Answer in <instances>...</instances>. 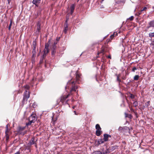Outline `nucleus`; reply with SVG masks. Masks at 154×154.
<instances>
[{
    "label": "nucleus",
    "instance_id": "1",
    "mask_svg": "<svg viewBox=\"0 0 154 154\" xmlns=\"http://www.w3.org/2000/svg\"><path fill=\"white\" fill-rule=\"evenodd\" d=\"M49 46L50 43H49V42H48V43H45V48L43 51V53L40 60V63H43V59L46 56L47 54L49 53Z\"/></svg>",
    "mask_w": 154,
    "mask_h": 154
},
{
    "label": "nucleus",
    "instance_id": "2",
    "mask_svg": "<svg viewBox=\"0 0 154 154\" xmlns=\"http://www.w3.org/2000/svg\"><path fill=\"white\" fill-rule=\"evenodd\" d=\"M30 96V93L29 91H27L26 89V90L25 92L24 93L23 95V97L22 101L23 104L24 103L25 101H26L27 99L29 98Z\"/></svg>",
    "mask_w": 154,
    "mask_h": 154
},
{
    "label": "nucleus",
    "instance_id": "3",
    "mask_svg": "<svg viewBox=\"0 0 154 154\" xmlns=\"http://www.w3.org/2000/svg\"><path fill=\"white\" fill-rule=\"evenodd\" d=\"M79 78H75L74 79H72L70 80L67 83V85L72 84V85H75L76 83H79L78 80Z\"/></svg>",
    "mask_w": 154,
    "mask_h": 154
},
{
    "label": "nucleus",
    "instance_id": "4",
    "mask_svg": "<svg viewBox=\"0 0 154 154\" xmlns=\"http://www.w3.org/2000/svg\"><path fill=\"white\" fill-rule=\"evenodd\" d=\"M29 119L32 121V122H33V123H34L37 119L36 115L34 114L31 115L29 117Z\"/></svg>",
    "mask_w": 154,
    "mask_h": 154
},
{
    "label": "nucleus",
    "instance_id": "5",
    "mask_svg": "<svg viewBox=\"0 0 154 154\" xmlns=\"http://www.w3.org/2000/svg\"><path fill=\"white\" fill-rule=\"evenodd\" d=\"M107 51V47L105 46H103L101 48L100 51V52H98V54L100 53L104 54V53L106 52Z\"/></svg>",
    "mask_w": 154,
    "mask_h": 154
},
{
    "label": "nucleus",
    "instance_id": "6",
    "mask_svg": "<svg viewBox=\"0 0 154 154\" xmlns=\"http://www.w3.org/2000/svg\"><path fill=\"white\" fill-rule=\"evenodd\" d=\"M41 23L40 21H38L37 23V31L36 32H38V33H39L41 29Z\"/></svg>",
    "mask_w": 154,
    "mask_h": 154
},
{
    "label": "nucleus",
    "instance_id": "7",
    "mask_svg": "<svg viewBox=\"0 0 154 154\" xmlns=\"http://www.w3.org/2000/svg\"><path fill=\"white\" fill-rule=\"evenodd\" d=\"M68 19H67L65 21V23L64 25V28L63 30V32H65V33H66L67 32V31L68 29V23H67V21Z\"/></svg>",
    "mask_w": 154,
    "mask_h": 154
},
{
    "label": "nucleus",
    "instance_id": "8",
    "mask_svg": "<svg viewBox=\"0 0 154 154\" xmlns=\"http://www.w3.org/2000/svg\"><path fill=\"white\" fill-rule=\"evenodd\" d=\"M35 138L34 137H32L29 142L28 145L31 146L34 144H36L35 142Z\"/></svg>",
    "mask_w": 154,
    "mask_h": 154
},
{
    "label": "nucleus",
    "instance_id": "9",
    "mask_svg": "<svg viewBox=\"0 0 154 154\" xmlns=\"http://www.w3.org/2000/svg\"><path fill=\"white\" fill-rule=\"evenodd\" d=\"M41 0H33L32 3L35 5L36 6L38 7V5L40 3Z\"/></svg>",
    "mask_w": 154,
    "mask_h": 154
},
{
    "label": "nucleus",
    "instance_id": "10",
    "mask_svg": "<svg viewBox=\"0 0 154 154\" xmlns=\"http://www.w3.org/2000/svg\"><path fill=\"white\" fill-rule=\"evenodd\" d=\"M111 136L109 134H103V140L105 142H106L108 141V138L109 137H111Z\"/></svg>",
    "mask_w": 154,
    "mask_h": 154
},
{
    "label": "nucleus",
    "instance_id": "11",
    "mask_svg": "<svg viewBox=\"0 0 154 154\" xmlns=\"http://www.w3.org/2000/svg\"><path fill=\"white\" fill-rule=\"evenodd\" d=\"M70 94H68L66 95H64L61 97L60 101L63 102L70 95Z\"/></svg>",
    "mask_w": 154,
    "mask_h": 154
},
{
    "label": "nucleus",
    "instance_id": "12",
    "mask_svg": "<svg viewBox=\"0 0 154 154\" xmlns=\"http://www.w3.org/2000/svg\"><path fill=\"white\" fill-rule=\"evenodd\" d=\"M149 26L147 27V28L149 29L150 27L154 28V20L150 21L149 23Z\"/></svg>",
    "mask_w": 154,
    "mask_h": 154
},
{
    "label": "nucleus",
    "instance_id": "13",
    "mask_svg": "<svg viewBox=\"0 0 154 154\" xmlns=\"http://www.w3.org/2000/svg\"><path fill=\"white\" fill-rule=\"evenodd\" d=\"M37 44L35 41H34L33 42L32 46L33 48L32 52H34V53L36 52V46Z\"/></svg>",
    "mask_w": 154,
    "mask_h": 154
},
{
    "label": "nucleus",
    "instance_id": "14",
    "mask_svg": "<svg viewBox=\"0 0 154 154\" xmlns=\"http://www.w3.org/2000/svg\"><path fill=\"white\" fill-rule=\"evenodd\" d=\"M75 8V5L74 4H72L71 5L70 7L71 12L70 13L71 14H72L73 13Z\"/></svg>",
    "mask_w": 154,
    "mask_h": 154
},
{
    "label": "nucleus",
    "instance_id": "15",
    "mask_svg": "<svg viewBox=\"0 0 154 154\" xmlns=\"http://www.w3.org/2000/svg\"><path fill=\"white\" fill-rule=\"evenodd\" d=\"M124 114L125 116V117L126 118L128 117L130 119H131L133 117L132 116L131 114H128L126 113V112H125Z\"/></svg>",
    "mask_w": 154,
    "mask_h": 154
},
{
    "label": "nucleus",
    "instance_id": "16",
    "mask_svg": "<svg viewBox=\"0 0 154 154\" xmlns=\"http://www.w3.org/2000/svg\"><path fill=\"white\" fill-rule=\"evenodd\" d=\"M9 131V130H8V125H7L6 126V130L5 131V136H9V134H8V133Z\"/></svg>",
    "mask_w": 154,
    "mask_h": 154
},
{
    "label": "nucleus",
    "instance_id": "17",
    "mask_svg": "<svg viewBox=\"0 0 154 154\" xmlns=\"http://www.w3.org/2000/svg\"><path fill=\"white\" fill-rule=\"evenodd\" d=\"M102 131L100 130H96V134L97 136H99L101 134Z\"/></svg>",
    "mask_w": 154,
    "mask_h": 154
},
{
    "label": "nucleus",
    "instance_id": "18",
    "mask_svg": "<svg viewBox=\"0 0 154 154\" xmlns=\"http://www.w3.org/2000/svg\"><path fill=\"white\" fill-rule=\"evenodd\" d=\"M57 44V42H54L53 44L52 45V49H54L56 50V44Z\"/></svg>",
    "mask_w": 154,
    "mask_h": 154
},
{
    "label": "nucleus",
    "instance_id": "19",
    "mask_svg": "<svg viewBox=\"0 0 154 154\" xmlns=\"http://www.w3.org/2000/svg\"><path fill=\"white\" fill-rule=\"evenodd\" d=\"M78 88V87L77 86H74L72 87L71 90H70V92H71L72 91H76Z\"/></svg>",
    "mask_w": 154,
    "mask_h": 154
},
{
    "label": "nucleus",
    "instance_id": "20",
    "mask_svg": "<svg viewBox=\"0 0 154 154\" xmlns=\"http://www.w3.org/2000/svg\"><path fill=\"white\" fill-rule=\"evenodd\" d=\"M118 147L119 146H112L110 148V149L112 150H113L117 149Z\"/></svg>",
    "mask_w": 154,
    "mask_h": 154
},
{
    "label": "nucleus",
    "instance_id": "21",
    "mask_svg": "<svg viewBox=\"0 0 154 154\" xmlns=\"http://www.w3.org/2000/svg\"><path fill=\"white\" fill-rule=\"evenodd\" d=\"M95 128L97 130H101V128H100V125L98 124H97L96 125Z\"/></svg>",
    "mask_w": 154,
    "mask_h": 154
},
{
    "label": "nucleus",
    "instance_id": "22",
    "mask_svg": "<svg viewBox=\"0 0 154 154\" xmlns=\"http://www.w3.org/2000/svg\"><path fill=\"white\" fill-rule=\"evenodd\" d=\"M110 151L109 149H107L105 151L102 152L103 154H106L110 153Z\"/></svg>",
    "mask_w": 154,
    "mask_h": 154
},
{
    "label": "nucleus",
    "instance_id": "23",
    "mask_svg": "<svg viewBox=\"0 0 154 154\" xmlns=\"http://www.w3.org/2000/svg\"><path fill=\"white\" fill-rule=\"evenodd\" d=\"M92 154H103L102 152H101L100 151H97L93 152Z\"/></svg>",
    "mask_w": 154,
    "mask_h": 154
},
{
    "label": "nucleus",
    "instance_id": "24",
    "mask_svg": "<svg viewBox=\"0 0 154 154\" xmlns=\"http://www.w3.org/2000/svg\"><path fill=\"white\" fill-rule=\"evenodd\" d=\"M29 122L28 123H26V125L27 126L30 125L32 123H33V122H32V121L29 119Z\"/></svg>",
    "mask_w": 154,
    "mask_h": 154
},
{
    "label": "nucleus",
    "instance_id": "25",
    "mask_svg": "<svg viewBox=\"0 0 154 154\" xmlns=\"http://www.w3.org/2000/svg\"><path fill=\"white\" fill-rule=\"evenodd\" d=\"M149 37L150 38H152L154 37V32H150L149 34Z\"/></svg>",
    "mask_w": 154,
    "mask_h": 154
},
{
    "label": "nucleus",
    "instance_id": "26",
    "mask_svg": "<svg viewBox=\"0 0 154 154\" xmlns=\"http://www.w3.org/2000/svg\"><path fill=\"white\" fill-rule=\"evenodd\" d=\"M137 69H138V67H134L132 69V71L133 72H135V71L137 70Z\"/></svg>",
    "mask_w": 154,
    "mask_h": 154
},
{
    "label": "nucleus",
    "instance_id": "27",
    "mask_svg": "<svg viewBox=\"0 0 154 154\" xmlns=\"http://www.w3.org/2000/svg\"><path fill=\"white\" fill-rule=\"evenodd\" d=\"M98 140H99V142H100V144L104 143L105 142L103 139H100Z\"/></svg>",
    "mask_w": 154,
    "mask_h": 154
},
{
    "label": "nucleus",
    "instance_id": "28",
    "mask_svg": "<svg viewBox=\"0 0 154 154\" xmlns=\"http://www.w3.org/2000/svg\"><path fill=\"white\" fill-rule=\"evenodd\" d=\"M76 77H80L81 76L78 71H77L76 72Z\"/></svg>",
    "mask_w": 154,
    "mask_h": 154
},
{
    "label": "nucleus",
    "instance_id": "29",
    "mask_svg": "<svg viewBox=\"0 0 154 154\" xmlns=\"http://www.w3.org/2000/svg\"><path fill=\"white\" fill-rule=\"evenodd\" d=\"M12 21L11 20L10 24L8 26V29L9 30H10L11 29V27L12 25Z\"/></svg>",
    "mask_w": 154,
    "mask_h": 154
},
{
    "label": "nucleus",
    "instance_id": "30",
    "mask_svg": "<svg viewBox=\"0 0 154 154\" xmlns=\"http://www.w3.org/2000/svg\"><path fill=\"white\" fill-rule=\"evenodd\" d=\"M138 104V102L137 101H135L133 103V105L134 106H137Z\"/></svg>",
    "mask_w": 154,
    "mask_h": 154
},
{
    "label": "nucleus",
    "instance_id": "31",
    "mask_svg": "<svg viewBox=\"0 0 154 154\" xmlns=\"http://www.w3.org/2000/svg\"><path fill=\"white\" fill-rule=\"evenodd\" d=\"M30 147H31V146H30L29 145H28V146L26 147V149H27V150H29L30 151Z\"/></svg>",
    "mask_w": 154,
    "mask_h": 154
},
{
    "label": "nucleus",
    "instance_id": "32",
    "mask_svg": "<svg viewBox=\"0 0 154 154\" xmlns=\"http://www.w3.org/2000/svg\"><path fill=\"white\" fill-rule=\"evenodd\" d=\"M51 54L52 55H54L56 53V50L51 49Z\"/></svg>",
    "mask_w": 154,
    "mask_h": 154
},
{
    "label": "nucleus",
    "instance_id": "33",
    "mask_svg": "<svg viewBox=\"0 0 154 154\" xmlns=\"http://www.w3.org/2000/svg\"><path fill=\"white\" fill-rule=\"evenodd\" d=\"M134 18V17L133 16H131L129 18L127 19L128 20H130V21H132L133 20Z\"/></svg>",
    "mask_w": 154,
    "mask_h": 154
},
{
    "label": "nucleus",
    "instance_id": "34",
    "mask_svg": "<svg viewBox=\"0 0 154 154\" xmlns=\"http://www.w3.org/2000/svg\"><path fill=\"white\" fill-rule=\"evenodd\" d=\"M128 128L127 126H124V127H122L123 131H125L126 130H127L128 129Z\"/></svg>",
    "mask_w": 154,
    "mask_h": 154
},
{
    "label": "nucleus",
    "instance_id": "35",
    "mask_svg": "<svg viewBox=\"0 0 154 154\" xmlns=\"http://www.w3.org/2000/svg\"><path fill=\"white\" fill-rule=\"evenodd\" d=\"M25 129V128L24 127H20L19 128V130L20 131H23Z\"/></svg>",
    "mask_w": 154,
    "mask_h": 154
},
{
    "label": "nucleus",
    "instance_id": "36",
    "mask_svg": "<svg viewBox=\"0 0 154 154\" xmlns=\"http://www.w3.org/2000/svg\"><path fill=\"white\" fill-rule=\"evenodd\" d=\"M150 101H148L146 103V107H148L150 105Z\"/></svg>",
    "mask_w": 154,
    "mask_h": 154
},
{
    "label": "nucleus",
    "instance_id": "37",
    "mask_svg": "<svg viewBox=\"0 0 154 154\" xmlns=\"http://www.w3.org/2000/svg\"><path fill=\"white\" fill-rule=\"evenodd\" d=\"M122 127H119L118 129V131H123Z\"/></svg>",
    "mask_w": 154,
    "mask_h": 154
},
{
    "label": "nucleus",
    "instance_id": "38",
    "mask_svg": "<svg viewBox=\"0 0 154 154\" xmlns=\"http://www.w3.org/2000/svg\"><path fill=\"white\" fill-rule=\"evenodd\" d=\"M147 9V8L146 7H144L141 10V12L143 11H146Z\"/></svg>",
    "mask_w": 154,
    "mask_h": 154
},
{
    "label": "nucleus",
    "instance_id": "39",
    "mask_svg": "<svg viewBox=\"0 0 154 154\" xmlns=\"http://www.w3.org/2000/svg\"><path fill=\"white\" fill-rule=\"evenodd\" d=\"M96 143L97 145L98 146L100 144V142H99V140H97V141H96Z\"/></svg>",
    "mask_w": 154,
    "mask_h": 154
},
{
    "label": "nucleus",
    "instance_id": "40",
    "mask_svg": "<svg viewBox=\"0 0 154 154\" xmlns=\"http://www.w3.org/2000/svg\"><path fill=\"white\" fill-rule=\"evenodd\" d=\"M130 97L132 99H134V96L132 94H130Z\"/></svg>",
    "mask_w": 154,
    "mask_h": 154
},
{
    "label": "nucleus",
    "instance_id": "41",
    "mask_svg": "<svg viewBox=\"0 0 154 154\" xmlns=\"http://www.w3.org/2000/svg\"><path fill=\"white\" fill-rule=\"evenodd\" d=\"M32 57H35V54H36V52H35L34 53V52H32Z\"/></svg>",
    "mask_w": 154,
    "mask_h": 154
},
{
    "label": "nucleus",
    "instance_id": "42",
    "mask_svg": "<svg viewBox=\"0 0 154 154\" xmlns=\"http://www.w3.org/2000/svg\"><path fill=\"white\" fill-rule=\"evenodd\" d=\"M115 35V34L114 33L113 34H112L110 36V38L111 39H112L114 38V37Z\"/></svg>",
    "mask_w": 154,
    "mask_h": 154
},
{
    "label": "nucleus",
    "instance_id": "43",
    "mask_svg": "<svg viewBox=\"0 0 154 154\" xmlns=\"http://www.w3.org/2000/svg\"><path fill=\"white\" fill-rule=\"evenodd\" d=\"M130 108L131 111L132 112H134L135 111V110H134V109H132L130 107Z\"/></svg>",
    "mask_w": 154,
    "mask_h": 154
},
{
    "label": "nucleus",
    "instance_id": "44",
    "mask_svg": "<svg viewBox=\"0 0 154 154\" xmlns=\"http://www.w3.org/2000/svg\"><path fill=\"white\" fill-rule=\"evenodd\" d=\"M117 81L119 82H120L121 81L120 78H117Z\"/></svg>",
    "mask_w": 154,
    "mask_h": 154
},
{
    "label": "nucleus",
    "instance_id": "45",
    "mask_svg": "<svg viewBox=\"0 0 154 154\" xmlns=\"http://www.w3.org/2000/svg\"><path fill=\"white\" fill-rule=\"evenodd\" d=\"M134 113L135 114V115L136 116V117H137V113L136 111H135L134 112Z\"/></svg>",
    "mask_w": 154,
    "mask_h": 154
},
{
    "label": "nucleus",
    "instance_id": "46",
    "mask_svg": "<svg viewBox=\"0 0 154 154\" xmlns=\"http://www.w3.org/2000/svg\"><path fill=\"white\" fill-rule=\"evenodd\" d=\"M9 138V136H6V140L8 141Z\"/></svg>",
    "mask_w": 154,
    "mask_h": 154
},
{
    "label": "nucleus",
    "instance_id": "47",
    "mask_svg": "<svg viewBox=\"0 0 154 154\" xmlns=\"http://www.w3.org/2000/svg\"><path fill=\"white\" fill-rule=\"evenodd\" d=\"M25 88L26 89L28 90L29 88V87L28 85H26Z\"/></svg>",
    "mask_w": 154,
    "mask_h": 154
},
{
    "label": "nucleus",
    "instance_id": "48",
    "mask_svg": "<svg viewBox=\"0 0 154 154\" xmlns=\"http://www.w3.org/2000/svg\"><path fill=\"white\" fill-rule=\"evenodd\" d=\"M139 78H134V79L135 80H138Z\"/></svg>",
    "mask_w": 154,
    "mask_h": 154
},
{
    "label": "nucleus",
    "instance_id": "49",
    "mask_svg": "<svg viewBox=\"0 0 154 154\" xmlns=\"http://www.w3.org/2000/svg\"><path fill=\"white\" fill-rule=\"evenodd\" d=\"M100 8H104V6L103 5H100Z\"/></svg>",
    "mask_w": 154,
    "mask_h": 154
},
{
    "label": "nucleus",
    "instance_id": "50",
    "mask_svg": "<svg viewBox=\"0 0 154 154\" xmlns=\"http://www.w3.org/2000/svg\"><path fill=\"white\" fill-rule=\"evenodd\" d=\"M107 57L108 58H109V59H111V56L110 55H109L108 57Z\"/></svg>",
    "mask_w": 154,
    "mask_h": 154
},
{
    "label": "nucleus",
    "instance_id": "51",
    "mask_svg": "<svg viewBox=\"0 0 154 154\" xmlns=\"http://www.w3.org/2000/svg\"><path fill=\"white\" fill-rule=\"evenodd\" d=\"M134 77H139V76L138 75H136L135 76H134Z\"/></svg>",
    "mask_w": 154,
    "mask_h": 154
},
{
    "label": "nucleus",
    "instance_id": "52",
    "mask_svg": "<svg viewBox=\"0 0 154 154\" xmlns=\"http://www.w3.org/2000/svg\"><path fill=\"white\" fill-rule=\"evenodd\" d=\"M100 78H96V79L97 81L98 79H99Z\"/></svg>",
    "mask_w": 154,
    "mask_h": 154
},
{
    "label": "nucleus",
    "instance_id": "53",
    "mask_svg": "<svg viewBox=\"0 0 154 154\" xmlns=\"http://www.w3.org/2000/svg\"><path fill=\"white\" fill-rule=\"evenodd\" d=\"M8 2V3L9 4L10 2L11 1V0H7Z\"/></svg>",
    "mask_w": 154,
    "mask_h": 154
},
{
    "label": "nucleus",
    "instance_id": "54",
    "mask_svg": "<svg viewBox=\"0 0 154 154\" xmlns=\"http://www.w3.org/2000/svg\"><path fill=\"white\" fill-rule=\"evenodd\" d=\"M57 154H61L60 153V152H58L57 153Z\"/></svg>",
    "mask_w": 154,
    "mask_h": 154
},
{
    "label": "nucleus",
    "instance_id": "55",
    "mask_svg": "<svg viewBox=\"0 0 154 154\" xmlns=\"http://www.w3.org/2000/svg\"><path fill=\"white\" fill-rule=\"evenodd\" d=\"M68 87V86H66V87H65L66 89V88L67 87Z\"/></svg>",
    "mask_w": 154,
    "mask_h": 154
},
{
    "label": "nucleus",
    "instance_id": "56",
    "mask_svg": "<svg viewBox=\"0 0 154 154\" xmlns=\"http://www.w3.org/2000/svg\"><path fill=\"white\" fill-rule=\"evenodd\" d=\"M74 113H75V114H76V113H75L76 112H75V111H74Z\"/></svg>",
    "mask_w": 154,
    "mask_h": 154
},
{
    "label": "nucleus",
    "instance_id": "57",
    "mask_svg": "<svg viewBox=\"0 0 154 154\" xmlns=\"http://www.w3.org/2000/svg\"><path fill=\"white\" fill-rule=\"evenodd\" d=\"M103 1H104V0H102L101 2L102 3L103 2Z\"/></svg>",
    "mask_w": 154,
    "mask_h": 154
},
{
    "label": "nucleus",
    "instance_id": "58",
    "mask_svg": "<svg viewBox=\"0 0 154 154\" xmlns=\"http://www.w3.org/2000/svg\"><path fill=\"white\" fill-rule=\"evenodd\" d=\"M152 9H154V6H153V7H152Z\"/></svg>",
    "mask_w": 154,
    "mask_h": 154
},
{
    "label": "nucleus",
    "instance_id": "59",
    "mask_svg": "<svg viewBox=\"0 0 154 154\" xmlns=\"http://www.w3.org/2000/svg\"><path fill=\"white\" fill-rule=\"evenodd\" d=\"M117 35V33H116L115 35L116 36Z\"/></svg>",
    "mask_w": 154,
    "mask_h": 154
},
{
    "label": "nucleus",
    "instance_id": "60",
    "mask_svg": "<svg viewBox=\"0 0 154 154\" xmlns=\"http://www.w3.org/2000/svg\"><path fill=\"white\" fill-rule=\"evenodd\" d=\"M35 146L36 147H37V145H36H36H35Z\"/></svg>",
    "mask_w": 154,
    "mask_h": 154
},
{
    "label": "nucleus",
    "instance_id": "61",
    "mask_svg": "<svg viewBox=\"0 0 154 154\" xmlns=\"http://www.w3.org/2000/svg\"><path fill=\"white\" fill-rule=\"evenodd\" d=\"M32 80H34V78H33V79H32Z\"/></svg>",
    "mask_w": 154,
    "mask_h": 154
},
{
    "label": "nucleus",
    "instance_id": "62",
    "mask_svg": "<svg viewBox=\"0 0 154 154\" xmlns=\"http://www.w3.org/2000/svg\"><path fill=\"white\" fill-rule=\"evenodd\" d=\"M139 14H140V12L139 13Z\"/></svg>",
    "mask_w": 154,
    "mask_h": 154
}]
</instances>
